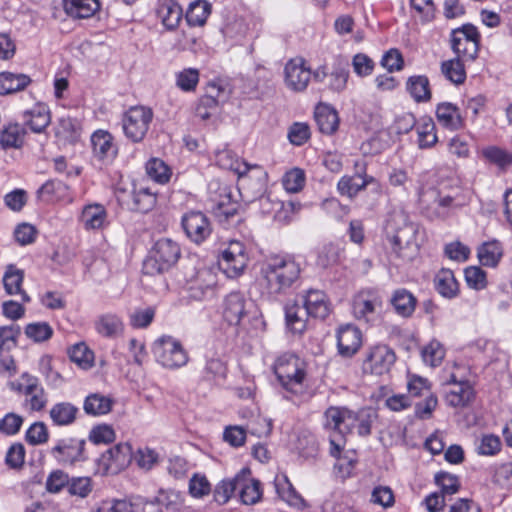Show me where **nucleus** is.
Returning a JSON list of instances; mask_svg holds the SVG:
<instances>
[{"label":"nucleus","mask_w":512,"mask_h":512,"mask_svg":"<svg viewBox=\"0 0 512 512\" xmlns=\"http://www.w3.org/2000/svg\"><path fill=\"white\" fill-rule=\"evenodd\" d=\"M69 357L82 369L86 370L93 366L94 353L84 343L75 344L69 350Z\"/></svg>","instance_id":"52"},{"label":"nucleus","mask_w":512,"mask_h":512,"mask_svg":"<svg viewBox=\"0 0 512 512\" xmlns=\"http://www.w3.org/2000/svg\"><path fill=\"white\" fill-rule=\"evenodd\" d=\"M336 338L338 352L342 357H352L362 346V332L353 324L340 326Z\"/></svg>","instance_id":"16"},{"label":"nucleus","mask_w":512,"mask_h":512,"mask_svg":"<svg viewBox=\"0 0 512 512\" xmlns=\"http://www.w3.org/2000/svg\"><path fill=\"white\" fill-rule=\"evenodd\" d=\"M20 334L21 329L19 325L11 324L0 327V352L15 347Z\"/></svg>","instance_id":"60"},{"label":"nucleus","mask_w":512,"mask_h":512,"mask_svg":"<svg viewBox=\"0 0 512 512\" xmlns=\"http://www.w3.org/2000/svg\"><path fill=\"white\" fill-rule=\"evenodd\" d=\"M23 121L32 132L42 133L51 122L49 107L44 103H37L23 113Z\"/></svg>","instance_id":"23"},{"label":"nucleus","mask_w":512,"mask_h":512,"mask_svg":"<svg viewBox=\"0 0 512 512\" xmlns=\"http://www.w3.org/2000/svg\"><path fill=\"white\" fill-rule=\"evenodd\" d=\"M24 280V271L17 268L14 264L6 266L3 275V286L8 295L20 294L24 303L30 302V296L22 290V283Z\"/></svg>","instance_id":"27"},{"label":"nucleus","mask_w":512,"mask_h":512,"mask_svg":"<svg viewBox=\"0 0 512 512\" xmlns=\"http://www.w3.org/2000/svg\"><path fill=\"white\" fill-rule=\"evenodd\" d=\"M441 72L456 85L464 83L466 79V71L459 57L442 62Z\"/></svg>","instance_id":"48"},{"label":"nucleus","mask_w":512,"mask_h":512,"mask_svg":"<svg viewBox=\"0 0 512 512\" xmlns=\"http://www.w3.org/2000/svg\"><path fill=\"white\" fill-rule=\"evenodd\" d=\"M156 15L168 30H174L182 20L183 9L175 0H159Z\"/></svg>","instance_id":"22"},{"label":"nucleus","mask_w":512,"mask_h":512,"mask_svg":"<svg viewBox=\"0 0 512 512\" xmlns=\"http://www.w3.org/2000/svg\"><path fill=\"white\" fill-rule=\"evenodd\" d=\"M130 210L147 213L156 205V195L148 188H134L127 203Z\"/></svg>","instance_id":"35"},{"label":"nucleus","mask_w":512,"mask_h":512,"mask_svg":"<svg viewBox=\"0 0 512 512\" xmlns=\"http://www.w3.org/2000/svg\"><path fill=\"white\" fill-rule=\"evenodd\" d=\"M32 79L27 74L1 72L0 73V95L13 94L24 90Z\"/></svg>","instance_id":"34"},{"label":"nucleus","mask_w":512,"mask_h":512,"mask_svg":"<svg viewBox=\"0 0 512 512\" xmlns=\"http://www.w3.org/2000/svg\"><path fill=\"white\" fill-rule=\"evenodd\" d=\"M180 245L170 239L157 240L143 262V272L147 275L163 274L169 271L180 259Z\"/></svg>","instance_id":"3"},{"label":"nucleus","mask_w":512,"mask_h":512,"mask_svg":"<svg viewBox=\"0 0 512 512\" xmlns=\"http://www.w3.org/2000/svg\"><path fill=\"white\" fill-rule=\"evenodd\" d=\"M274 485L278 496L289 506L298 510L307 508L304 498L296 491L286 474H280L275 477Z\"/></svg>","instance_id":"20"},{"label":"nucleus","mask_w":512,"mask_h":512,"mask_svg":"<svg viewBox=\"0 0 512 512\" xmlns=\"http://www.w3.org/2000/svg\"><path fill=\"white\" fill-rule=\"evenodd\" d=\"M315 121L319 130L324 134H333L339 126L337 111L327 104H320L314 112Z\"/></svg>","instance_id":"30"},{"label":"nucleus","mask_w":512,"mask_h":512,"mask_svg":"<svg viewBox=\"0 0 512 512\" xmlns=\"http://www.w3.org/2000/svg\"><path fill=\"white\" fill-rule=\"evenodd\" d=\"M418 233L419 225L410 221L404 212L392 214L386 222V238L399 258L410 259L418 251Z\"/></svg>","instance_id":"2"},{"label":"nucleus","mask_w":512,"mask_h":512,"mask_svg":"<svg viewBox=\"0 0 512 512\" xmlns=\"http://www.w3.org/2000/svg\"><path fill=\"white\" fill-rule=\"evenodd\" d=\"M305 180V172L300 168H293L284 174L282 184L287 192L297 193L304 187Z\"/></svg>","instance_id":"54"},{"label":"nucleus","mask_w":512,"mask_h":512,"mask_svg":"<svg viewBox=\"0 0 512 512\" xmlns=\"http://www.w3.org/2000/svg\"><path fill=\"white\" fill-rule=\"evenodd\" d=\"M418 146L421 149L430 148L437 142L436 127L431 118L424 119L417 127Z\"/></svg>","instance_id":"51"},{"label":"nucleus","mask_w":512,"mask_h":512,"mask_svg":"<svg viewBox=\"0 0 512 512\" xmlns=\"http://www.w3.org/2000/svg\"><path fill=\"white\" fill-rule=\"evenodd\" d=\"M267 173L259 165L247 164V170L239 172V189L250 193L251 200L260 198L266 191Z\"/></svg>","instance_id":"14"},{"label":"nucleus","mask_w":512,"mask_h":512,"mask_svg":"<svg viewBox=\"0 0 512 512\" xmlns=\"http://www.w3.org/2000/svg\"><path fill=\"white\" fill-rule=\"evenodd\" d=\"M250 469L243 468L239 472L241 476V484L238 486L239 497L243 504L253 505L261 499L262 492L260 490V482L250 478Z\"/></svg>","instance_id":"26"},{"label":"nucleus","mask_w":512,"mask_h":512,"mask_svg":"<svg viewBox=\"0 0 512 512\" xmlns=\"http://www.w3.org/2000/svg\"><path fill=\"white\" fill-rule=\"evenodd\" d=\"M436 290L446 298H453L458 292V282L450 269H441L435 277Z\"/></svg>","instance_id":"40"},{"label":"nucleus","mask_w":512,"mask_h":512,"mask_svg":"<svg viewBox=\"0 0 512 512\" xmlns=\"http://www.w3.org/2000/svg\"><path fill=\"white\" fill-rule=\"evenodd\" d=\"M79 408L67 401L55 403L50 411L49 416L55 426H70L77 420Z\"/></svg>","instance_id":"28"},{"label":"nucleus","mask_w":512,"mask_h":512,"mask_svg":"<svg viewBox=\"0 0 512 512\" xmlns=\"http://www.w3.org/2000/svg\"><path fill=\"white\" fill-rule=\"evenodd\" d=\"M102 457L108 467L123 469L132 461V447L129 443H119L108 449Z\"/></svg>","instance_id":"31"},{"label":"nucleus","mask_w":512,"mask_h":512,"mask_svg":"<svg viewBox=\"0 0 512 512\" xmlns=\"http://www.w3.org/2000/svg\"><path fill=\"white\" fill-rule=\"evenodd\" d=\"M182 228L192 242L201 244L212 232L209 219L200 211H190L182 216Z\"/></svg>","instance_id":"15"},{"label":"nucleus","mask_w":512,"mask_h":512,"mask_svg":"<svg viewBox=\"0 0 512 512\" xmlns=\"http://www.w3.org/2000/svg\"><path fill=\"white\" fill-rule=\"evenodd\" d=\"M395 361L396 354L392 348L384 344L376 345L367 351L362 369L364 373L381 376L390 372Z\"/></svg>","instance_id":"11"},{"label":"nucleus","mask_w":512,"mask_h":512,"mask_svg":"<svg viewBox=\"0 0 512 512\" xmlns=\"http://www.w3.org/2000/svg\"><path fill=\"white\" fill-rule=\"evenodd\" d=\"M417 302L414 294L405 288L394 290L390 298L395 313L403 318H410L414 314Z\"/></svg>","instance_id":"25"},{"label":"nucleus","mask_w":512,"mask_h":512,"mask_svg":"<svg viewBox=\"0 0 512 512\" xmlns=\"http://www.w3.org/2000/svg\"><path fill=\"white\" fill-rule=\"evenodd\" d=\"M199 76L198 69L185 68L176 73V86L184 92H193L199 83Z\"/></svg>","instance_id":"53"},{"label":"nucleus","mask_w":512,"mask_h":512,"mask_svg":"<svg viewBox=\"0 0 512 512\" xmlns=\"http://www.w3.org/2000/svg\"><path fill=\"white\" fill-rule=\"evenodd\" d=\"M371 181H373V177L362 176L361 174L343 176L337 184V189L341 195L353 198L365 189Z\"/></svg>","instance_id":"38"},{"label":"nucleus","mask_w":512,"mask_h":512,"mask_svg":"<svg viewBox=\"0 0 512 512\" xmlns=\"http://www.w3.org/2000/svg\"><path fill=\"white\" fill-rule=\"evenodd\" d=\"M63 7L70 17L85 19L100 9V3L99 0H63Z\"/></svg>","instance_id":"32"},{"label":"nucleus","mask_w":512,"mask_h":512,"mask_svg":"<svg viewBox=\"0 0 512 512\" xmlns=\"http://www.w3.org/2000/svg\"><path fill=\"white\" fill-rule=\"evenodd\" d=\"M435 483L441 488L440 493L443 495H452L456 493L460 487L458 477L444 471L436 473Z\"/></svg>","instance_id":"61"},{"label":"nucleus","mask_w":512,"mask_h":512,"mask_svg":"<svg viewBox=\"0 0 512 512\" xmlns=\"http://www.w3.org/2000/svg\"><path fill=\"white\" fill-rule=\"evenodd\" d=\"M312 71L303 57L288 60L284 67V82L288 89L303 92L307 89Z\"/></svg>","instance_id":"12"},{"label":"nucleus","mask_w":512,"mask_h":512,"mask_svg":"<svg viewBox=\"0 0 512 512\" xmlns=\"http://www.w3.org/2000/svg\"><path fill=\"white\" fill-rule=\"evenodd\" d=\"M68 186L62 181L53 179L46 181L38 190L37 198L40 201L50 203L66 197Z\"/></svg>","instance_id":"39"},{"label":"nucleus","mask_w":512,"mask_h":512,"mask_svg":"<svg viewBox=\"0 0 512 512\" xmlns=\"http://www.w3.org/2000/svg\"><path fill=\"white\" fill-rule=\"evenodd\" d=\"M273 369L279 383L286 391L292 394L301 392L306 371L305 363L299 357L285 353L277 358Z\"/></svg>","instance_id":"4"},{"label":"nucleus","mask_w":512,"mask_h":512,"mask_svg":"<svg viewBox=\"0 0 512 512\" xmlns=\"http://www.w3.org/2000/svg\"><path fill=\"white\" fill-rule=\"evenodd\" d=\"M153 355L158 363L168 369H178L189 361L187 351L180 341L172 336L158 338L152 347Z\"/></svg>","instance_id":"7"},{"label":"nucleus","mask_w":512,"mask_h":512,"mask_svg":"<svg viewBox=\"0 0 512 512\" xmlns=\"http://www.w3.org/2000/svg\"><path fill=\"white\" fill-rule=\"evenodd\" d=\"M132 460L135 461L137 466L140 469H143L145 471L151 470L155 465L159 462V454L149 448V447H143L139 448L132 457Z\"/></svg>","instance_id":"56"},{"label":"nucleus","mask_w":512,"mask_h":512,"mask_svg":"<svg viewBox=\"0 0 512 512\" xmlns=\"http://www.w3.org/2000/svg\"><path fill=\"white\" fill-rule=\"evenodd\" d=\"M56 135L58 137H63L69 142H75L80 135L79 127L76 121L70 117L60 118L56 130Z\"/></svg>","instance_id":"59"},{"label":"nucleus","mask_w":512,"mask_h":512,"mask_svg":"<svg viewBox=\"0 0 512 512\" xmlns=\"http://www.w3.org/2000/svg\"><path fill=\"white\" fill-rule=\"evenodd\" d=\"M217 164L227 170L234 171L237 175L239 172L247 170V162L241 161L237 155L230 149H223L216 153Z\"/></svg>","instance_id":"49"},{"label":"nucleus","mask_w":512,"mask_h":512,"mask_svg":"<svg viewBox=\"0 0 512 512\" xmlns=\"http://www.w3.org/2000/svg\"><path fill=\"white\" fill-rule=\"evenodd\" d=\"M436 118L443 127L450 130H458L464 126V119L460 114L459 108L450 102H443L437 105Z\"/></svg>","instance_id":"29"},{"label":"nucleus","mask_w":512,"mask_h":512,"mask_svg":"<svg viewBox=\"0 0 512 512\" xmlns=\"http://www.w3.org/2000/svg\"><path fill=\"white\" fill-rule=\"evenodd\" d=\"M80 221L86 230H101L109 225L107 210L99 203L85 205Z\"/></svg>","instance_id":"21"},{"label":"nucleus","mask_w":512,"mask_h":512,"mask_svg":"<svg viewBox=\"0 0 512 512\" xmlns=\"http://www.w3.org/2000/svg\"><path fill=\"white\" fill-rule=\"evenodd\" d=\"M85 446V439L76 437L62 438L51 448L50 455L59 464L74 465L88 459Z\"/></svg>","instance_id":"10"},{"label":"nucleus","mask_w":512,"mask_h":512,"mask_svg":"<svg viewBox=\"0 0 512 512\" xmlns=\"http://www.w3.org/2000/svg\"><path fill=\"white\" fill-rule=\"evenodd\" d=\"M25 131L19 124H9L0 131V145L4 149L20 148Z\"/></svg>","instance_id":"43"},{"label":"nucleus","mask_w":512,"mask_h":512,"mask_svg":"<svg viewBox=\"0 0 512 512\" xmlns=\"http://www.w3.org/2000/svg\"><path fill=\"white\" fill-rule=\"evenodd\" d=\"M146 171L152 179L161 184L168 182L171 176L169 167L158 158H152L147 162Z\"/></svg>","instance_id":"55"},{"label":"nucleus","mask_w":512,"mask_h":512,"mask_svg":"<svg viewBox=\"0 0 512 512\" xmlns=\"http://www.w3.org/2000/svg\"><path fill=\"white\" fill-rule=\"evenodd\" d=\"M91 144L94 156L104 163H111L118 154V147L114 143V137L108 131H95L91 136Z\"/></svg>","instance_id":"17"},{"label":"nucleus","mask_w":512,"mask_h":512,"mask_svg":"<svg viewBox=\"0 0 512 512\" xmlns=\"http://www.w3.org/2000/svg\"><path fill=\"white\" fill-rule=\"evenodd\" d=\"M96 330L105 337H116L123 331V323L116 315L107 314L96 322Z\"/></svg>","instance_id":"50"},{"label":"nucleus","mask_w":512,"mask_h":512,"mask_svg":"<svg viewBox=\"0 0 512 512\" xmlns=\"http://www.w3.org/2000/svg\"><path fill=\"white\" fill-rule=\"evenodd\" d=\"M450 383L454 387L446 394V402L451 407H465L474 399L475 393L473 387L468 381L458 382L455 376L451 377Z\"/></svg>","instance_id":"24"},{"label":"nucleus","mask_w":512,"mask_h":512,"mask_svg":"<svg viewBox=\"0 0 512 512\" xmlns=\"http://www.w3.org/2000/svg\"><path fill=\"white\" fill-rule=\"evenodd\" d=\"M151 108L137 105L126 110L121 118L125 137L132 143H140L146 137L153 120Z\"/></svg>","instance_id":"6"},{"label":"nucleus","mask_w":512,"mask_h":512,"mask_svg":"<svg viewBox=\"0 0 512 512\" xmlns=\"http://www.w3.org/2000/svg\"><path fill=\"white\" fill-rule=\"evenodd\" d=\"M352 410L345 407H329L325 413L324 426L333 433H349L351 431Z\"/></svg>","instance_id":"18"},{"label":"nucleus","mask_w":512,"mask_h":512,"mask_svg":"<svg viewBox=\"0 0 512 512\" xmlns=\"http://www.w3.org/2000/svg\"><path fill=\"white\" fill-rule=\"evenodd\" d=\"M351 429L357 427L360 436H368L371 434L372 423L376 418V412L371 408H364L358 412L352 411Z\"/></svg>","instance_id":"45"},{"label":"nucleus","mask_w":512,"mask_h":512,"mask_svg":"<svg viewBox=\"0 0 512 512\" xmlns=\"http://www.w3.org/2000/svg\"><path fill=\"white\" fill-rule=\"evenodd\" d=\"M239 484H241V476H239V473L231 479L222 480L215 487L214 500L220 505L226 504L235 491L238 490Z\"/></svg>","instance_id":"46"},{"label":"nucleus","mask_w":512,"mask_h":512,"mask_svg":"<svg viewBox=\"0 0 512 512\" xmlns=\"http://www.w3.org/2000/svg\"><path fill=\"white\" fill-rule=\"evenodd\" d=\"M211 13V5L205 0H195L190 3L185 18L190 26H202Z\"/></svg>","instance_id":"41"},{"label":"nucleus","mask_w":512,"mask_h":512,"mask_svg":"<svg viewBox=\"0 0 512 512\" xmlns=\"http://www.w3.org/2000/svg\"><path fill=\"white\" fill-rule=\"evenodd\" d=\"M502 256L503 248L497 240L486 242L478 249V258L484 266H497Z\"/></svg>","instance_id":"42"},{"label":"nucleus","mask_w":512,"mask_h":512,"mask_svg":"<svg viewBox=\"0 0 512 512\" xmlns=\"http://www.w3.org/2000/svg\"><path fill=\"white\" fill-rule=\"evenodd\" d=\"M113 400L100 393H91L84 399L83 410L90 416H101L112 410Z\"/></svg>","instance_id":"37"},{"label":"nucleus","mask_w":512,"mask_h":512,"mask_svg":"<svg viewBox=\"0 0 512 512\" xmlns=\"http://www.w3.org/2000/svg\"><path fill=\"white\" fill-rule=\"evenodd\" d=\"M406 90L417 103L427 102L432 97L430 82L425 75L410 76L406 82Z\"/></svg>","instance_id":"36"},{"label":"nucleus","mask_w":512,"mask_h":512,"mask_svg":"<svg viewBox=\"0 0 512 512\" xmlns=\"http://www.w3.org/2000/svg\"><path fill=\"white\" fill-rule=\"evenodd\" d=\"M309 316V314H306L305 308L296 302L285 306L286 325L293 333L301 334L306 330Z\"/></svg>","instance_id":"33"},{"label":"nucleus","mask_w":512,"mask_h":512,"mask_svg":"<svg viewBox=\"0 0 512 512\" xmlns=\"http://www.w3.org/2000/svg\"><path fill=\"white\" fill-rule=\"evenodd\" d=\"M25 334L34 342H43L52 337L53 329L47 322H35L25 327Z\"/></svg>","instance_id":"58"},{"label":"nucleus","mask_w":512,"mask_h":512,"mask_svg":"<svg viewBox=\"0 0 512 512\" xmlns=\"http://www.w3.org/2000/svg\"><path fill=\"white\" fill-rule=\"evenodd\" d=\"M381 307L382 300L376 293L363 291L354 297L352 312L356 319L373 323L378 319Z\"/></svg>","instance_id":"13"},{"label":"nucleus","mask_w":512,"mask_h":512,"mask_svg":"<svg viewBox=\"0 0 512 512\" xmlns=\"http://www.w3.org/2000/svg\"><path fill=\"white\" fill-rule=\"evenodd\" d=\"M349 77L348 64L337 63L333 66L331 73L328 76V88L332 92L340 93L346 86Z\"/></svg>","instance_id":"47"},{"label":"nucleus","mask_w":512,"mask_h":512,"mask_svg":"<svg viewBox=\"0 0 512 512\" xmlns=\"http://www.w3.org/2000/svg\"><path fill=\"white\" fill-rule=\"evenodd\" d=\"M467 285L475 290H482L487 286L486 273L480 267L470 266L464 270Z\"/></svg>","instance_id":"62"},{"label":"nucleus","mask_w":512,"mask_h":512,"mask_svg":"<svg viewBox=\"0 0 512 512\" xmlns=\"http://www.w3.org/2000/svg\"><path fill=\"white\" fill-rule=\"evenodd\" d=\"M421 354L426 364L436 367L440 365L444 359L445 350L440 342L433 340L422 349Z\"/></svg>","instance_id":"57"},{"label":"nucleus","mask_w":512,"mask_h":512,"mask_svg":"<svg viewBox=\"0 0 512 512\" xmlns=\"http://www.w3.org/2000/svg\"><path fill=\"white\" fill-rule=\"evenodd\" d=\"M480 37L474 25L465 24L452 30L451 48L457 57L473 61L478 55Z\"/></svg>","instance_id":"8"},{"label":"nucleus","mask_w":512,"mask_h":512,"mask_svg":"<svg viewBox=\"0 0 512 512\" xmlns=\"http://www.w3.org/2000/svg\"><path fill=\"white\" fill-rule=\"evenodd\" d=\"M303 307L311 317L325 319L330 313V303L323 291L310 289L303 296Z\"/></svg>","instance_id":"19"},{"label":"nucleus","mask_w":512,"mask_h":512,"mask_svg":"<svg viewBox=\"0 0 512 512\" xmlns=\"http://www.w3.org/2000/svg\"><path fill=\"white\" fill-rule=\"evenodd\" d=\"M130 512H163V503L159 497H154L151 500L137 498L130 504Z\"/></svg>","instance_id":"64"},{"label":"nucleus","mask_w":512,"mask_h":512,"mask_svg":"<svg viewBox=\"0 0 512 512\" xmlns=\"http://www.w3.org/2000/svg\"><path fill=\"white\" fill-rule=\"evenodd\" d=\"M248 261L249 256L245 245L238 240H231L222 251L219 267L227 277L236 278L244 272Z\"/></svg>","instance_id":"9"},{"label":"nucleus","mask_w":512,"mask_h":512,"mask_svg":"<svg viewBox=\"0 0 512 512\" xmlns=\"http://www.w3.org/2000/svg\"><path fill=\"white\" fill-rule=\"evenodd\" d=\"M484 156L493 164L505 169L512 165V153L498 147H489L483 151Z\"/></svg>","instance_id":"63"},{"label":"nucleus","mask_w":512,"mask_h":512,"mask_svg":"<svg viewBox=\"0 0 512 512\" xmlns=\"http://www.w3.org/2000/svg\"><path fill=\"white\" fill-rule=\"evenodd\" d=\"M240 205L225 195L213 207V214L220 223H230L237 215Z\"/></svg>","instance_id":"44"},{"label":"nucleus","mask_w":512,"mask_h":512,"mask_svg":"<svg viewBox=\"0 0 512 512\" xmlns=\"http://www.w3.org/2000/svg\"><path fill=\"white\" fill-rule=\"evenodd\" d=\"M300 273V264L290 255L271 256L261 267L263 286L270 296L286 294Z\"/></svg>","instance_id":"1"},{"label":"nucleus","mask_w":512,"mask_h":512,"mask_svg":"<svg viewBox=\"0 0 512 512\" xmlns=\"http://www.w3.org/2000/svg\"><path fill=\"white\" fill-rule=\"evenodd\" d=\"M222 315L230 325L238 326L257 320L260 313L252 299L241 292H231L224 298Z\"/></svg>","instance_id":"5"}]
</instances>
